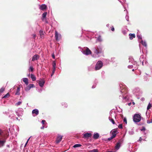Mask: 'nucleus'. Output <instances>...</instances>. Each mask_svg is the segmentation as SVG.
Masks as SVG:
<instances>
[{"mask_svg":"<svg viewBox=\"0 0 152 152\" xmlns=\"http://www.w3.org/2000/svg\"><path fill=\"white\" fill-rule=\"evenodd\" d=\"M58 34L56 31H55V38L56 40L58 41Z\"/></svg>","mask_w":152,"mask_h":152,"instance_id":"obj_14","label":"nucleus"},{"mask_svg":"<svg viewBox=\"0 0 152 152\" xmlns=\"http://www.w3.org/2000/svg\"><path fill=\"white\" fill-rule=\"evenodd\" d=\"M99 41H102L101 37V36H99L97 39Z\"/></svg>","mask_w":152,"mask_h":152,"instance_id":"obj_33","label":"nucleus"},{"mask_svg":"<svg viewBox=\"0 0 152 152\" xmlns=\"http://www.w3.org/2000/svg\"><path fill=\"white\" fill-rule=\"evenodd\" d=\"M44 126H42V127H41V129H44Z\"/></svg>","mask_w":152,"mask_h":152,"instance_id":"obj_49","label":"nucleus"},{"mask_svg":"<svg viewBox=\"0 0 152 152\" xmlns=\"http://www.w3.org/2000/svg\"><path fill=\"white\" fill-rule=\"evenodd\" d=\"M53 69H56V63L55 61H53Z\"/></svg>","mask_w":152,"mask_h":152,"instance_id":"obj_28","label":"nucleus"},{"mask_svg":"<svg viewBox=\"0 0 152 152\" xmlns=\"http://www.w3.org/2000/svg\"><path fill=\"white\" fill-rule=\"evenodd\" d=\"M126 97H124V99H126Z\"/></svg>","mask_w":152,"mask_h":152,"instance_id":"obj_55","label":"nucleus"},{"mask_svg":"<svg viewBox=\"0 0 152 152\" xmlns=\"http://www.w3.org/2000/svg\"><path fill=\"white\" fill-rule=\"evenodd\" d=\"M141 42L143 45L145 46H147V44L145 42H143L142 40Z\"/></svg>","mask_w":152,"mask_h":152,"instance_id":"obj_30","label":"nucleus"},{"mask_svg":"<svg viewBox=\"0 0 152 152\" xmlns=\"http://www.w3.org/2000/svg\"><path fill=\"white\" fill-rule=\"evenodd\" d=\"M32 36H33V38L34 39H35V38L36 37V34H33L32 35Z\"/></svg>","mask_w":152,"mask_h":152,"instance_id":"obj_43","label":"nucleus"},{"mask_svg":"<svg viewBox=\"0 0 152 152\" xmlns=\"http://www.w3.org/2000/svg\"><path fill=\"white\" fill-rule=\"evenodd\" d=\"M98 150L97 149H94L93 150H91L88 152H98Z\"/></svg>","mask_w":152,"mask_h":152,"instance_id":"obj_29","label":"nucleus"},{"mask_svg":"<svg viewBox=\"0 0 152 152\" xmlns=\"http://www.w3.org/2000/svg\"><path fill=\"white\" fill-rule=\"evenodd\" d=\"M47 15V12H45L42 15V20H43L44 19L46 18V15Z\"/></svg>","mask_w":152,"mask_h":152,"instance_id":"obj_21","label":"nucleus"},{"mask_svg":"<svg viewBox=\"0 0 152 152\" xmlns=\"http://www.w3.org/2000/svg\"><path fill=\"white\" fill-rule=\"evenodd\" d=\"M102 62L101 61H98L96 65L95 69L96 70L102 68Z\"/></svg>","mask_w":152,"mask_h":152,"instance_id":"obj_2","label":"nucleus"},{"mask_svg":"<svg viewBox=\"0 0 152 152\" xmlns=\"http://www.w3.org/2000/svg\"><path fill=\"white\" fill-rule=\"evenodd\" d=\"M23 81L25 83L26 85H28V79L26 78H24L23 80Z\"/></svg>","mask_w":152,"mask_h":152,"instance_id":"obj_16","label":"nucleus"},{"mask_svg":"<svg viewBox=\"0 0 152 152\" xmlns=\"http://www.w3.org/2000/svg\"><path fill=\"white\" fill-rule=\"evenodd\" d=\"M123 141V140H120L118 141V142H117L115 146V148L116 149H119L121 146V144L122 142Z\"/></svg>","mask_w":152,"mask_h":152,"instance_id":"obj_5","label":"nucleus"},{"mask_svg":"<svg viewBox=\"0 0 152 152\" xmlns=\"http://www.w3.org/2000/svg\"><path fill=\"white\" fill-rule=\"evenodd\" d=\"M131 102H130V103H128V105H129V106H130L131 104Z\"/></svg>","mask_w":152,"mask_h":152,"instance_id":"obj_50","label":"nucleus"},{"mask_svg":"<svg viewBox=\"0 0 152 152\" xmlns=\"http://www.w3.org/2000/svg\"><path fill=\"white\" fill-rule=\"evenodd\" d=\"M123 90L121 91L122 92H122H123Z\"/></svg>","mask_w":152,"mask_h":152,"instance_id":"obj_52","label":"nucleus"},{"mask_svg":"<svg viewBox=\"0 0 152 152\" xmlns=\"http://www.w3.org/2000/svg\"><path fill=\"white\" fill-rule=\"evenodd\" d=\"M91 136V133H87L84 134L83 137L85 138H88Z\"/></svg>","mask_w":152,"mask_h":152,"instance_id":"obj_10","label":"nucleus"},{"mask_svg":"<svg viewBox=\"0 0 152 152\" xmlns=\"http://www.w3.org/2000/svg\"><path fill=\"white\" fill-rule=\"evenodd\" d=\"M137 37L139 39H142V37L140 35H138L137 36Z\"/></svg>","mask_w":152,"mask_h":152,"instance_id":"obj_42","label":"nucleus"},{"mask_svg":"<svg viewBox=\"0 0 152 152\" xmlns=\"http://www.w3.org/2000/svg\"><path fill=\"white\" fill-rule=\"evenodd\" d=\"M20 88L19 87H18L17 88V90L16 91L15 93V95H19L20 94Z\"/></svg>","mask_w":152,"mask_h":152,"instance_id":"obj_18","label":"nucleus"},{"mask_svg":"<svg viewBox=\"0 0 152 152\" xmlns=\"http://www.w3.org/2000/svg\"><path fill=\"white\" fill-rule=\"evenodd\" d=\"M4 91V88H2L0 89V93H2Z\"/></svg>","mask_w":152,"mask_h":152,"instance_id":"obj_35","label":"nucleus"},{"mask_svg":"<svg viewBox=\"0 0 152 152\" xmlns=\"http://www.w3.org/2000/svg\"><path fill=\"white\" fill-rule=\"evenodd\" d=\"M39 34L41 38L42 37V36L44 34L43 31L42 30H41L39 31Z\"/></svg>","mask_w":152,"mask_h":152,"instance_id":"obj_25","label":"nucleus"},{"mask_svg":"<svg viewBox=\"0 0 152 152\" xmlns=\"http://www.w3.org/2000/svg\"><path fill=\"white\" fill-rule=\"evenodd\" d=\"M133 121L135 122H138L141 120V116L139 114H135L133 117Z\"/></svg>","mask_w":152,"mask_h":152,"instance_id":"obj_1","label":"nucleus"},{"mask_svg":"<svg viewBox=\"0 0 152 152\" xmlns=\"http://www.w3.org/2000/svg\"><path fill=\"white\" fill-rule=\"evenodd\" d=\"M123 121H124V122L126 124H127V120H126V118H124V119Z\"/></svg>","mask_w":152,"mask_h":152,"instance_id":"obj_41","label":"nucleus"},{"mask_svg":"<svg viewBox=\"0 0 152 152\" xmlns=\"http://www.w3.org/2000/svg\"><path fill=\"white\" fill-rule=\"evenodd\" d=\"M31 77L33 81H35L36 80V77L33 74H31Z\"/></svg>","mask_w":152,"mask_h":152,"instance_id":"obj_20","label":"nucleus"},{"mask_svg":"<svg viewBox=\"0 0 152 152\" xmlns=\"http://www.w3.org/2000/svg\"><path fill=\"white\" fill-rule=\"evenodd\" d=\"M4 131L0 129V139H1V137H2L4 135Z\"/></svg>","mask_w":152,"mask_h":152,"instance_id":"obj_19","label":"nucleus"},{"mask_svg":"<svg viewBox=\"0 0 152 152\" xmlns=\"http://www.w3.org/2000/svg\"><path fill=\"white\" fill-rule=\"evenodd\" d=\"M62 105H63V106H64V107H67V106H68V105H67L66 104V103H64V102L63 103H62Z\"/></svg>","mask_w":152,"mask_h":152,"instance_id":"obj_36","label":"nucleus"},{"mask_svg":"<svg viewBox=\"0 0 152 152\" xmlns=\"http://www.w3.org/2000/svg\"><path fill=\"white\" fill-rule=\"evenodd\" d=\"M109 119L110 121H111L113 124H115V122L114 121V120L112 118H110V117L109 118Z\"/></svg>","mask_w":152,"mask_h":152,"instance_id":"obj_22","label":"nucleus"},{"mask_svg":"<svg viewBox=\"0 0 152 152\" xmlns=\"http://www.w3.org/2000/svg\"><path fill=\"white\" fill-rule=\"evenodd\" d=\"M52 56L53 58L54 59L55 58V56L54 55H52Z\"/></svg>","mask_w":152,"mask_h":152,"instance_id":"obj_48","label":"nucleus"},{"mask_svg":"<svg viewBox=\"0 0 152 152\" xmlns=\"http://www.w3.org/2000/svg\"><path fill=\"white\" fill-rule=\"evenodd\" d=\"M114 138V137H113V136H112L111 137L108 138V141H110L112 139H113Z\"/></svg>","mask_w":152,"mask_h":152,"instance_id":"obj_39","label":"nucleus"},{"mask_svg":"<svg viewBox=\"0 0 152 152\" xmlns=\"http://www.w3.org/2000/svg\"><path fill=\"white\" fill-rule=\"evenodd\" d=\"M102 48L100 47H97L94 49V53L97 54L102 53Z\"/></svg>","mask_w":152,"mask_h":152,"instance_id":"obj_3","label":"nucleus"},{"mask_svg":"<svg viewBox=\"0 0 152 152\" xmlns=\"http://www.w3.org/2000/svg\"><path fill=\"white\" fill-rule=\"evenodd\" d=\"M118 127L120 129H122L123 128L122 124H120L118 126Z\"/></svg>","mask_w":152,"mask_h":152,"instance_id":"obj_38","label":"nucleus"},{"mask_svg":"<svg viewBox=\"0 0 152 152\" xmlns=\"http://www.w3.org/2000/svg\"><path fill=\"white\" fill-rule=\"evenodd\" d=\"M145 130H146V129H145V127L144 126H143L142 127V129H141V131H144Z\"/></svg>","mask_w":152,"mask_h":152,"instance_id":"obj_40","label":"nucleus"},{"mask_svg":"<svg viewBox=\"0 0 152 152\" xmlns=\"http://www.w3.org/2000/svg\"><path fill=\"white\" fill-rule=\"evenodd\" d=\"M39 9L42 10H44L47 8V6L46 5L43 4L40 6Z\"/></svg>","mask_w":152,"mask_h":152,"instance_id":"obj_11","label":"nucleus"},{"mask_svg":"<svg viewBox=\"0 0 152 152\" xmlns=\"http://www.w3.org/2000/svg\"><path fill=\"white\" fill-rule=\"evenodd\" d=\"M34 70V68L32 66H30L29 68V70L32 72Z\"/></svg>","mask_w":152,"mask_h":152,"instance_id":"obj_34","label":"nucleus"},{"mask_svg":"<svg viewBox=\"0 0 152 152\" xmlns=\"http://www.w3.org/2000/svg\"><path fill=\"white\" fill-rule=\"evenodd\" d=\"M53 72H52V74L51 75V77L54 74V72H55V69H53Z\"/></svg>","mask_w":152,"mask_h":152,"instance_id":"obj_37","label":"nucleus"},{"mask_svg":"<svg viewBox=\"0 0 152 152\" xmlns=\"http://www.w3.org/2000/svg\"><path fill=\"white\" fill-rule=\"evenodd\" d=\"M39 55L37 54H36L34 55L32 57V61H34L35 60H37L39 59Z\"/></svg>","mask_w":152,"mask_h":152,"instance_id":"obj_7","label":"nucleus"},{"mask_svg":"<svg viewBox=\"0 0 152 152\" xmlns=\"http://www.w3.org/2000/svg\"><path fill=\"white\" fill-rule=\"evenodd\" d=\"M108 152H113V151H109Z\"/></svg>","mask_w":152,"mask_h":152,"instance_id":"obj_54","label":"nucleus"},{"mask_svg":"<svg viewBox=\"0 0 152 152\" xmlns=\"http://www.w3.org/2000/svg\"><path fill=\"white\" fill-rule=\"evenodd\" d=\"M10 96V94L8 93L6 95H4L3 97V98H7Z\"/></svg>","mask_w":152,"mask_h":152,"instance_id":"obj_26","label":"nucleus"},{"mask_svg":"<svg viewBox=\"0 0 152 152\" xmlns=\"http://www.w3.org/2000/svg\"><path fill=\"white\" fill-rule=\"evenodd\" d=\"M62 138V136L58 135V136L56 140V143H58L59 142H60Z\"/></svg>","mask_w":152,"mask_h":152,"instance_id":"obj_8","label":"nucleus"},{"mask_svg":"<svg viewBox=\"0 0 152 152\" xmlns=\"http://www.w3.org/2000/svg\"><path fill=\"white\" fill-rule=\"evenodd\" d=\"M21 103H22V102H18L17 103L15 104V106H18L19 105H20L21 104Z\"/></svg>","mask_w":152,"mask_h":152,"instance_id":"obj_32","label":"nucleus"},{"mask_svg":"<svg viewBox=\"0 0 152 152\" xmlns=\"http://www.w3.org/2000/svg\"><path fill=\"white\" fill-rule=\"evenodd\" d=\"M45 120H42V124H45Z\"/></svg>","mask_w":152,"mask_h":152,"instance_id":"obj_44","label":"nucleus"},{"mask_svg":"<svg viewBox=\"0 0 152 152\" xmlns=\"http://www.w3.org/2000/svg\"><path fill=\"white\" fill-rule=\"evenodd\" d=\"M117 131V130L116 129H114L113 130H112L111 132H110V134H111L112 135V136H113V137H115L116 135V132Z\"/></svg>","mask_w":152,"mask_h":152,"instance_id":"obj_6","label":"nucleus"},{"mask_svg":"<svg viewBox=\"0 0 152 152\" xmlns=\"http://www.w3.org/2000/svg\"><path fill=\"white\" fill-rule=\"evenodd\" d=\"M82 145H81L80 144H76L74 145L73 147L74 148L78 147H80Z\"/></svg>","mask_w":152,"mask_h":152,"instance_id":"obj_23","label":"nucleus"},{"mask_svg":"<svg viewBox=\"0 0 152 152\" xmlns=\"http://www.w3.org/2000/svg\"><path fill=\"white\" fill-rule=\"evenodd\" d=\"M6 140H0V147L4 146V143L5 142Z\"/></svg>","mask_w":152,"mask_h":152,"instance_id":"obj_17","label":"nucleus"},{"mask_svg":"<svg viewBox=\"0 0 152 152\" xmlns=\"http://www.w3.org/2000/svg\"><path fill=\"white\" fill-rule=\"evenodd\" d=\"M30 137H29V139H28V140H27V141L26 142V144L25 145V147L26 146V145L27 144V143H28V141L30 139Z\"/></svg>","mask_w":152,"mask_h":152,"instance_id":"obj_45","label":"nucleus"},{"mask_svg":"<svg viewBox=\"0 0 152 152\" xmlns=\"http://www.w3.org/2000/svg\"><path fill=\"white\" fill-rule=\"evenodd\" d=\"M38 81V83L39 86L41 87H42L43 86L45 83L44 80L43 79H40Z\"/></svg>","mask_w":152,"mask_h":152,"instance_id":"obj_9","label":"nucleus"},{"mask_svg":"<svg viewBox=\"0 0 152 152\" xmlns=\"http://www.w3.org/2000/svg\"><path fill=\"white\" fill-rule=\"evenodd\" d=\"M148 122H149V121H148V122H147L148 123Z\"/></svg>","mask_w":152,"mask_h":152,"instance_id":"obj_56","label":"nucleus"},{"mask_svg":"<svg viewBox=\"0 0 152 152\" xmlns=\"http://www.w3.org/2000/svg\"><path fill=\"white\" fill-rule=\"evenodd\" d=\"M142 138L141 137H140L139 139V141L141 142L142 141Z\"/></svg>","mask_w":152,"mask_h":152,"instance_id":"obj_47","label":"nucleus"},{"mask_svg":"<svg viewBox=\"0 0 152 152\" xmlns=\"http://www.w3.org/2000/svg\"><path fill=\"white\" fill-rule=\"evenodd\" d=\"M152 105L151 103H149L148 105V106L147 107V110H149L150 108H151L152 107Z\"/></svg>","mask_w":152,"mask_h":152,"instance_id":"obj_24","label":"nucleus"},{"mask_svg":"<svg viewBox=\"0 0 152 152\" xmlns=\"http://www.w3.org/2000/svg\"><path fill=\"white\" fill-rule=\"evenodd\" d=\"M91 51L87 47H86L85 50L83 51V53L86 55H89L91 54Z\"/></svg>","mask_w":152,"mask_h":152,"instance_id":"obj_4","label":"nucleus"},{"mask_svg":"<svg viewBox=\"0 0 152 152\" xmlns=\"http://www.w3.org/2000/svg\"><path fill=\"white\" fill-rule=\"evenodd\" d=\"M132 70V71H134V69H133Z\"/></svg>","mask_w":152,"mask_h":152,"instance_id":"obj_53","label":"nucleus"},{"mask_svg":"<svg viewBox=\"0 0 152 152\" xmlns=\"http://www.w3.org/2000/svg\"><path fill=\"white\" fill-rule=\"evenodd\" d=\"M99 135L98 133H96L93 136V138L95 139H97L99 138Z\"/></svg>","mask_w":152,"mask_h":152,"instance_id":"obj_15","label":"nucleus"},{"mask_svg":"<svg viewBox=\"0 0 152 152\" xmlns=\"http://www.w3.org/2000/svg\"><path fill=\"white\" fill-rule=\"evenodd\" d=\"M148 122H149V121H148V122H147L148 123Z\"/></svg>","mask_w":152,"mask_h":152,"instance_id":"obj_57","label":"nucleus"},{"mask_svg":"<svg viewBox=\"0 0 152 152\" xmlns=\"http://www.w3.org/2000/svg\"><path fill=\"white\" fill-rule=\"evenodd\" d=\"M114 30H115V29H114V27L113 26L112 27V28H111V30L112 31H114Z\"/></svg>","mask_w":152,"mask_h":152,"instance_id":"obj_46","label":"nucleus"},{"mask_svg":"<svg viewBox=\"0 0 152 152\" xmlns=\"http://www.w3.org/2000/svg\"><path fill=\"white\" fill-rule=\"evenodd\" d=\"M28 86L31 89V88H34L35 87V86L34 85V84H30L28 85Z\"/></svg>","mask_w":152,"mask_h":152,"instance_id":"obj_27","label":"nucleus"},{"mask_svg":"<svg viewBox=\"0 0 152 152\" xmlns=\"http://www.w3.org/2000/svg\"><path fill=\"white\" fill-rule=\"evenodd\" d=\"M30 89V88L28 86H27L25 88V90L26 91H28Z\"/></svg>","mask_w":152,"mask_h":152,"instance_id":"obj_31","label":"nucleus"},{"mask_svg":"<svg viewBox=\"0 0 152 152\" xmlns=\"http://www.w3.org/2000/svg\"><path fill=\"white\" fill-rule=\"evenodd\" d=\"M132 104H133L134 105V104H135V103H134V102H132Z\"/></svg>","mask_w":152,"mask_h":152,"instance_id":"obj_51","label":"nucleus"},{"mask_svg":"<svg viewBox=\"0 0 152 152\" xmlns=\"http://www.w3.org/2000/svg\"><path fill=\"white\" fill-rule=\"evenodd\" d=\"M39 110L37 109H35L32 111V113L35 114L36 115H38L39 114Z\"/></svg>","mask_w":152,"mask_h":152,"instance_id":"obj_13","label":"nucleus"},{"mask_svg":"<svg viewBox=\"0 0 152 152\" xmlns=\"http://www.w3.org/2000/svg\"><path fill=\"white\" fill-rule=\"evenodd\" d=\"M129 39L130 40H132L133 39V38L135 37V35L134 34H132L130 33L129 34Z\"/></svg>","mask_w":152,"mask_h":152,"instance_id":"obj_12","label":"nucleus"}]
</instances>
